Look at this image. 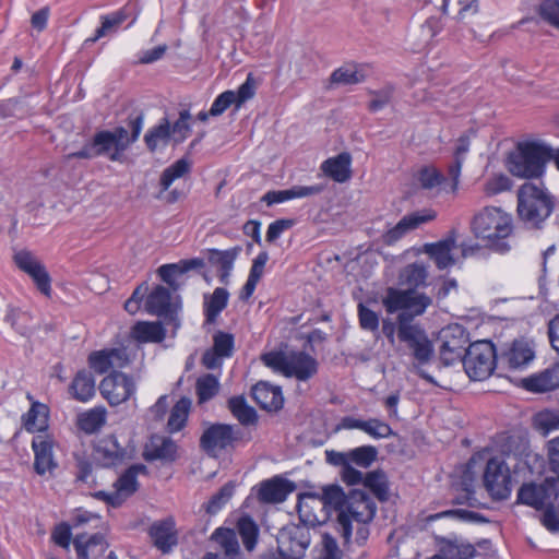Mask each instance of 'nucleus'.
Here are the masks:
<instances>
[{
  "label": "nucleus",
  "mask_w": 559,
  "mask_h": 559,
  "mask_svg": "<svg viewBox=\"0 0 559 559\" xmlns=\"http://www.w3.org/2000/svg\"><path fill=\"white\" fill-rule=\"evenodd\" d=\"M428 269L421 262L404 266L399 273V285L403 288L388 287L381 302L388 314L400 310H412L415 314H424L432 304L431 297L417 289L427 285Z\"/></svg>",
  "instance_id": "f257e3e1"
},
{
  "label": "nucleus",
  "mask_w": 559,
  "mask_h": 559,
  "mask_svg": "<svg viewBox=\"0 0 559 559\" xmlns=\"http://www.w3.org/2000/svg\"><path fill=\"white\" fill-rule=\"evenodd\" d=\"M395 320L383 318L381 333L391 346L399 342L408 350L418 365L428 364L433 356V345L425 329L415 321L421 314L412 310H400Z\"/></svg>",
  "instance_id": "f03ea898"
},
{
  "label": "nucleus",
  "mask_w": 559,
  "mask_h": 559,
  "mask_svg": "<svg viewBox=\"0 0 559 559\" xmlns=\"http://www.w3.org/2000/svg\"><path fill=\"white\" fill-rule=\"evenodd\" d=\"M143 121L142 114L130 116L128 121L130 133L123 127L98 131L80 151L68 154L67 158L92 159L106 156L111 162H119L123 152L139 139Z\"/></svg>",
  "instance_id": "7ed1b4c3"
},
{
  "label": "nucleus",
  "mask_w": 559,
  "mask_h": 559,
  "mask_svg": "<svg viewBox=\"0 0 559 559\" xmlns=\"http://www.w3.org/2000/svg\"><path fill=\"white\" fill-rule=\"evenodd\" d=\"M472 233L489 249L506 253L510 251L508 242L513 233V217L497 206H486L477 212L471 222Z\"/></svg>",
  "instance_id": "20e7f679"
},
{
  "label": "nucleus",
  "mask_w": 559,
  "mask_h": 559,
  "mask_svg": "<svg viewBox=\"0 0 559 559\" xmlns=\"http://www.w3.org/2000/svg\"><path fill=\"white\" fill-rule=\"evenodd\" d=\"M516 198L519 218L532 229H542L556 207L555 197L542 181L524 182L519 187Z\"/></svg>",
  "instance_id": "39448f33"
},
{
  "label": "nucleus",
  "mask_w": 559,
  "mask_h": 559,
  "mask_svg": "<svg viewBox=\"0 0 559 559\" xmlns=\"http://www.w3.org/2000/svg\"><path fill=\"white\" fill-rule=\"evenodd\" d=\"M550 158V146L539 142H520L509 154L507 167L513 176L519 178H540Z\"/></svg>",
  "instance_id": "423d86ee"
},
{
  "label": "nucleus",
  "mask_w": 559,
  "mask_h": 559,
  "mask_svg": "<svg viewBox=\"0 0 559 559\" xmlns=\"http://www.w3.org/2000/svg\"><path fill=\"white\" fill-rule=\"evenodd\" d=\"M376 515V504L372 499L361 490H352L345 511H341L336 519V528L345 543H348L353 533V522L370 523Z\"/></svg>",
  "instance_id": "0eeeda50"
},
{
  "label": "nucleus",
  "mask_w": 559,
  "mask_h": 559,
  "mask_svg": "<svg viewBox=\"0 0 559 559\" xmlns=\"http://www.w3.org/2000/svg\"><path fill=\"white\" fill-rule=\"evenodd\" d=\"M497 361H499V356H497L495 345L486 340L469 344L462 358L466 374L474 381L489 378Z\"/></svg>",
  "instance_id": "6e6552de"
},
{
  "label": "nucleus",
  "mask_w": 559,
  "mask_h": 559,
  "mask_svg": "<svg viewBox=\"0 0 559 559\" xmlns=\"http://www.w3.org/2000/svg\"><path fill=\"white\" fill-rule=\"evenodd\" d=\"M484 485L493 499L504 500L510 497L512 477L502 456H493L488 460L484 473Z\"/></svg>",
  "instance_id": "1a4fd4ad"
},
{
  "label": "nucleus",
  "mask_w": 559,
  "mask_h": 559,
  "mask_svg": "<svg viewBox=\"0 0 559 559\" xmlns=\"http://www.w3.org/2000/svg\"><path fill=\"white\" fill-rule=\"evenodd\" d=\"M242 439V431L236 426L227 424H213L206 428L201 438L200 447L210 455L217 451L231 448Z\"/></svg>",
  "instance_id": "9d476101"
},
{
  "label": "nucleus",
  "mask_w": 559,
  "mask_h": 559,
  "mask_svg": "<svg viewBox=\"0 0 559 559\" xmlns=\"http://www.w3.org/2000/svg\"><path fill=\"white\" fill-rule=\"evenodd\" d=\"M257 84L253 75L248 74L246 81L238 87L237 91H225L221 93L213 102L210 114L213 117L221 116L231 105L238 110L247 100L253 98L255 95Z\"/></svg>",
  "instance_id": "9b49d317"
},
{
  "label": "nucleus",
  "mask_w": 559,
  "mask_h": 559,
  "mask_svg": "<svg viewBox=\"0 0 559 559\" xmlns=\"http://www.w3.org/2000/svg\"><path fill=\"white\" fill-rule=\"evenodd\" d=\"M99 390L109 404L119 405L133 395L135 392V383L128 374L120 371H112L102 380Z\"/></svg>",
  "instance_id": "f8f14e48"
},
{
  "label": "nucleus",
  "mask_w": 559,
  "mask_h": 559,
  "mask_svg": "<svg viewBox=\"0 0 559 559\" xmlns=\"http://www.w3.org/2000/svg\"><path fill=\"white\" fill-rule=\"evenodd\" d=\"M146 467L142 464H135L130 466L122 473L115 481V491L107 493L100 491L97 493L112 507H119L128 497L132 496L139 487L138 475L144 473Z\"/></svg>",
  "instance_id": "ddd939ff"
},
{
  "label": "nucleus",
  "mask_w": 559,
  "mask_h": 559,
  "mask_svg": "<svg viewBox=\"0 0 559 559\" xmlns=\"http://www.w3.org/2000/svg\"><path fill=\"white\" fill-rule=\"evenodd\" d=\"M440 359L445 366H450L463 358L467 336L460 325L448 326L441 331Z\"/></svg>",
  "instance_id": "4468645a"
},
{
  "label": "nucleus",
  "mask_w": 559,
  "mask_h": 559,
  "mask_svg": "<svg viewBox=\"0 0 559 559\" xmlns=\"http://www.w3.org/2000/svg\"><path fill=\"white\" fill-rule=\"evenodd\" d=\"M437 214L431 209H424L403 216L400 222L383 235L386 245H393L407 233L417 229L436 218Z\"/></svg>",
  "instance_id": "2eb2a0df"
},
{
  "label": "nucleus",
  "mask_w": 559,
  "mask_h": 559,
  "mask_svg": "<svg viewBox=\"0 0 559 559\" xmlns=\"http://www.w3.org/2000/svg\"><path fill=\"white\" fill-rule=\"evenodd\" d=\"M554 495V484L546 479L543 484L524 483L518 490L516 503L542 510Z\"/></svg>",
  "instance_id": "dca6fc26"
},
{
  "label": "nucleus",
  "mask_w": 559,
  "mask_h": 559,
  "mask_svg": "<svg viewBox=\"0 0 559 559\" xmlns=\"http://www.w3.org/2000/svg\"><path fill=\"white\" fill-rule=\"evenodd\" d=\"M535 358V352L525 340H514L499 356V362L510 370H522Z\"/></svg>",
  "instance_id": "f3484780"
},
{
  "label": "nucleus",
  "mask_w": 559,
  "mask_h": 559,
  "mask_svg": "<svg viewBox=\"0 0 559 559\" xmlns=\"http://www.w3.org/2000/svg\"><path fill=\"white\" fill-rule=\"evenodd\" d=\"M55 440L47 433H39L33 438L32 449L34 451V468L38 475H45L57 468L53 457Z\"/></svg>",
  "instance_id": "a211bd4d"
},
{
  "label": "nucleus",
  "mask_w": 559,
  "mask_h": 559,
  "mask_svg": "<svg viewBox=\"0 0 559 559\" xmlns=\"http://www.w3.org/2000/svg\"><path fill=\"white\" fill-rule=\"evenodd\" d=\"M93 456L95 461L104 467H111L123 463L127 452L116 437L107 436L98 440L94 447Z\"/></svg>",
  "instance_id": "6ab92c4d"
},
{
  "label": "nucleus",
  "mask_w": 559,
  "mask_h": 559,
  "mask_svg": "<svg viewBox=\"0 0 559 559\" xmlns=\"http://www.w3.org/2000/svg\"><path fill=\"white\" fill-rule=\"evenodd\" d=\"M150 536L154 546L167 554L178 543L176 524L173 518L154 522L150 527Z\"/></svg>",
  "instance_id": "aec40b11"
},
{
  "label": "nucleus",
  "mask_w": 559,
  "mask_h": 559,
  "mask_svg": "<svg viewBox=\"0 0 559 559\" xmlns=\"http://www.w3.org/2000/svg\"><path fill=\"white\" fill-rule=\"evenodd\" d=\"M240 252V247H233L227 250L210 249L207 251L209 263L217 269L218 278L222 284H229L234 263Z\"/></svg>",
  "instance_id": "412c9836"
},
{
  "label": "nucleus",
  "mask_w": 559,
  "mask_h": 559,
  "mask_svg": "<svg viewBox=\"0 0 559 559\" xmlns=\"http://www.w3.org/2000/svg\"><path fill=\"white\" fill-rule=\"evenodd\" d=\"M326 186L324 183L313 186H294L286 190L269 191L262 197V201L270 206L293 199L317 195L323 192Z\"/></svg>",
  "instance_id": "4be33fe9"
},
{
  "label": "nucleus",
  "mask_w": 559,
  "mask_h": 559,
  "mask_svg": "<svg viewBox=\"0 0 559 559\" xmlns=\"http://www.w3.org/2000/svg\"><path fill=\"white\" fill-rule=\"evenodd\" d=\"M90 367L99 374L111 368H123L128 364V356L122 349L94 352L88 356Z\"/></svg>",
  "instance_id": "5701e85b"
},
{
  "label": "nucleus",
  "mask_w": 559,
  "mask_h": 559,
  "mask_svg": "<svg viewBox=\"0 0 559 559\" xmlns=\"http://www.w3.org/2000/svg\"><path fill=\"white\" fill-rule=\"evenodd\" d=\"M318 372V361L305 352L289 353L287 377L307 381Z\"/></svg>",
  "instance_id": "b1692460"
},
{
  "label": "nucleus",
  "mask_w": 559,
  "mask_h": 559,
  "mask_svg": "<svg viewBox=\"0 0 559 559\" xmlns=\"http://www.w3.org/2000/svg\"><path fill=\"white\" fill-rule=\"evenodd\" d=\"M178 447L168 437L154 436L146 447L144 457L146 461L174 462L177 459Z\"/></svg>",
  "instance_id": "393cba45"
},
{
  "label": "nucleus",
  "mask_w": 559,
  "mask_h": 559,
  "mask_svg": "<svg viewBox=\"0 0 559 559\" xmlns=\"http://www.w3.org/2000/svg\"><path fill=\"white\" fill-rule=\"evenodd\" d=\"M253 400L264 409L277 411L282 408L284 399L280 386H274L269 382H258L252 388Z\"/></svg>",
  "instance_id": "a878e982"
},
{
  "label": "nucleus",
  "mask_w": 559,
  "mask_h": 559,
  "mask_svg": "<svg viewBox=\"0 0 559 559\" xmlns=\"http://www.w3.org/2000/svg\"><path fill=\"white\" fill-rule=\"evenodd\" d=\"M293 491L290 483L280 477L264 480L260 485L259 500L265 503H280Z\"/></svg>",
  "instance_id": "bb28decb"
},
{
  "label": "nucleus",
  "mask_w": 559,
  "mask_h": 559,
  "mask_svg": "<svg viewBox=\"0 0 559 559\" xmlns=\"http://www.w3.org/2000/svg\"><path fill=\"white\" fill-rule=\"evenodd\" d=\"M350 165V154L343 152L335 157L324 160L321 165V170L334 181L343 183L352 176Z\"/></svg>",
  "instance_id": "cd10ccee"
},
{
  "label": "nucleus",
  "mask_w": 559,
  "mask_h": 559,
  "mask_svg": "<svg viewBox=\"0 0 559 559\" xmlns=\"http://www.w3.org/2000/svg\"><path fill=\"white\" fill-rule=\"evenodd\" d=\"M455 247V239L449 237L435 243L425 245V252L435 261L439 270H444L455 263V259L452 255Z\"/></svg>",
  "instance_id": "c85d7f7f"
},
{
  "label": "nucleus",
  "mask_w": 559,
  "mask_h": 559,
  "mask_svg": "<svg viewBox=\"0 0 559 559\" xmlns=\"http://www.w3.org/2000/svg\"><path fill=\"white\" fill-rule=\"evenodd\" d=\"M229 293L226 288L217 287L211 295H204V323L214 324L221 312L227 307Z\"/></svg>",
  "instance_id": "c756f323"
},
{
  "label": "nucleus",
  "mask_w": 559,
  "mask_h": 559,
  "mask_svg": "<svg viewBox=\"0 0 559 559\" xmlns=\"http://www.w3.org/2000/svg\"><path fill=\"white\" fill-rule=\"evenodd\" d=\"M171 295L167 287L157 285L146 297L145 310L153 316L165 317L171 312Z\"/></svg>",
  "instance_id": "7c9ffc66"
},
{
  "label": "nucleus",
  "mask_w": 559,
  "mask_h": 559,
  "mask_svg": "<svg viewBox=\"0 0 559 559\" xmlns=\"http://www.w3.org/2000/svg\"><path fill=\"white\" fill-rule=\"evenodd\" d=\"M471 141L467 135H462L457 139L454 153H453V163L449 165L448 175L452 183L450 186V190L454 193L457 190L459 180L461 176V169L463 163L465 160L466 154L469 151Z\"/></svg>",
  "instance_id": "2f4dec72"
},
{
  "label": "nucleus",
  "mask_w": 559,
  "mask_h": 559,
  "mask_svg": "<svg viewBox=\"0 0 559 559\" xmlns=\"http://www.w3.org/2000/svg\"><path fill=\"white\" fill-rule=\"evenodd\" d=\"M439 550L447 559H473L477 554L472 544L456 537L443 538Z\"/></svg>",
  "instance_id": "473e14b6"
},
{
  "label": "nucleus",
  "mask_w": 559,
  "mask_h": 559,
  "mask_svg": "<svg viewBox=\"0 0 559 559\" xmlns=\"http://www.w3.org/2000/svg\"><path fill=\"white\" fill-rule=\"evenodd\" d=\"M170 139V122L167 118H163L157 126L151 128L144 135V142L151 152L166 147Z\"/></svg>",
  "instance_id": "72a5a7b5"
},
{
  "label": "nucleus",
  "mask_w": 559,
  "mask_h": 559,
  "mask_svg": "<svg viewBox=\"0 0 559 559\" xmlns=\"http://www.w3.org/2000/svg\"><path fill=\"white\" fill-rule=\"evenodd\" d=\"M523 384L526 390L535 393L558 389L554 366L524 379Z\"/></svg>",
  "instance_id": "f704fd0d"
},
{
  "label": "nucleus",
  "mask_w": 559,
  "mask_h": 559,
  "mask_svg": "<svg viewBox=\"0 0 559 559\" xmlns=\"http://www.w3.org/2000/svg\"><path fill=\"white\" fill-rule=\"evenodd\" d=\"M131 335L140 343H158L165 338V329L159 322H138L131 330Z\"/></svg>",
  "instance_id": "c9c22d12"
},
{
  "label": "nucleus",
  "mask_w": 559,
  "mask_h": 559,
  "mask_svg": "<svg viewBox=\"0 0 559 559\" xmlns=\"http://www.w3.org/2000/svg\"><path fill=\"white\" fill-rule=\"evenodd\" d=\"M73 397L81 402L88 401L95 394V380L91 372L79 371L70 385Z\"/></svg>",
  "instance_id": "e433bc0d"
},
{
  "label": "nucleus",
  "mask_w": 559,
  "mask_h": 559,
  "mask_svg": "<svg viewBox=\"0 0 559 559\" xmlns=\"http://www.w3.org/2000/svg\"><path fill=\"white\" fill-rule=\"evenodd\" d=\"M74 548L79 559H88V552L95 554V549L100 555L107 548L105 537L100 533L90 536L87 539L85 535H78L73 540Z\"/></svg>",
  "instance_id": "4c0bfd02"
},
{
  "label": "nucleus",
  "mask_w": 559,
  "mask_h": 559,
  "mask_svg": "<svg viewBox=\"0 0 559 559\" xmlns=\"http://www.w3.org/2000/svg\"><path fill=\"white\" fill-rule=\"evenodd\" d=\"M48 407L45 404L35 402L25 415L24 427L29 432L43 433L48 427Z\"/></svg>",
  "instance_id": "58836bf2"
},
{
  "label": "nucleus",
  "mask_w": 559,
  "mask_h": 559,
  "mask_svg": "<svg viewBox=\"0 0 559 559\" xmlns=\"http://www.w3.org/2000/svg\"><path fill=\"white\" fill-rule=\"evenodd\" d=\"M228 409L233 416L243 426L257 423L258 416L253 407L248 405L242 395L233 396L228 400Z\"/></svg>",
  "instance_id": "ea45409f"
},
{
  "label": "nucleus",
  "mask_w": 559,
  "mask_h": 559,
  "mask_svg": "<svg viewBox=\"0 0 559 559\" xmlns=\"http://www.w3.org/2000/svg\"><path fill=\"white\" fill-rule=\"evenodd\" d=\"M106 424V409L95 407L84 412L78 417L79 428L86 433L98 431Z\"/></svg>",
  "instance_id": "a19ab883"
},
{
  "label": "nucleus",
  "mask_w": 559,
  "mask_h": 559,
  "mask_svg": "<svg viewBox=\"0 0 559 559\" xmlns=\"http://www.w3.org/2000/svg\"><path fill=\"white\" fill-rule=\"evenodd\" d=\"M192 163L189 158L182 157L176 160L173 165L164 169L159 179V186L162 191H166L169 189L171 183L191 170Z\"/></svg>",
  "instance_id": "79ce46f5"
},
{
  "label": "nucleus",
  "mask_w": 559,
  "mask_h": 559,
  "mask_svg": "<svg viewBox=\"0 0 559 559\" xmlns=\"http://www.w3.org/2000/svg\"><path fill=\"white\" fill-rule=\"evenodd\" d=\"M364 486L368 488L380 501L389 498L388 479L382 471L369 472L365 475Z\"/></svg>",
  "instance_id": "37998d69"
},
{
  "label": "nucleus",
  "mask_w": 559,
  "mask_h": 559,
  "mask_svg": "<svg viewBox=\"0 0 559 559\" xmlns=\"http://www.w3.org/2000/svg\"><path fill=\"white\" fill-rule=\"evenodd\" d=\"M102 25L95 32L93 37L86 38L84 41L85 46L93 45L102 37L116 32V29L123 23L126 15L122 12H115L109 15H103Z\"/></svg>",
  "instance_id": "c03bdc74"
},
{
  "label": "nucleus",
  "mask_w": 559,
  "mask_h": 559,
  "mask_svg": "<svg viewBox=\"0 0 559 559\" xmlns=\"http://www.w3.org/2000/svg\"><path fill=\"white\" fill-rule=\"evenodd\" d=\"M320 501L324 507L333 508L338 514L341 511H345V506H347L348 502V496L344 493L340 486L332 485L323 489Z\"/></svg>",
  "instance_id": "a18cd8bd"
},
{
  "label": "nucleus",
  "mask_w": 559,
  "mask_h": 559,
  "mask_svg": "<svg viewBox=\"0 0 559 559\" xmlns=\"http://www.w3.org/2000/svg\"><path fill=\"white\" fill-rule=\"evenodd\" d=\"M191 402L188 399H180L171 408L167 427L170 432L181 430L188 419Z\"/></svg>",
  "instance_id": "49530a36"
},
{
  "label": "nucleus",
  "mask_w": 559,
  "mask_h": 559,
  "mask_svg": "<svg viewBox=\"0 0 559 559\" xmlns=\"http://www.w3.org/2000/svg\"><path fill=\"white\" fill-rule=\"evenodd\" d=\"M357 316H358V322L359 326L364 331L371 332L373 334H377L376 337H379V334L381 333L380 328V317L379 314L373 311L372 309L368 308L364 302H359L357 305Z\"/></svg>",
  "instance_id": "de8ad7c7"
},
{
  "label": "nucleus",
  "mask_w": 559,
  "mask_h": 559,
  "mask_svg": "<svg viewBox=\"0 0 559 559\" xmlns=\"http://www.w3.org/2000/svg\"><path fill=\"white\" fill-rule=\"evenodd\" d=\"M237 530L242 539V544L248 551L255 547L259 530L254 521L249 516H242L237 522Z\"/></svg>",
  "instance_id": "09e8293b"
},
{
  "label": "nucleus",
  "mask_w": 559,
  "mask_h": 559,
  "mask_svg": "<svg viewBox=\"0 0 559 559\" xmlns=\"http://www.w3.org/2000/svg\"><path fill=\"white\" fill-rule=\"evenodd\" d=\"M365 75L354 64H347L334 70L331 74V82L335 84L349 85L364 81Z\"/></svg>",
  "instance_id": "8fccbe9b"
},
{
  "label": "nucleus",
  "mask_w": 559,
  "mask_h": 559,
  "mask_svg": "<svg viewBox=\"0 0 559 559\" xmlns=\"http://www.w3.org/2000/svg\"><path fill=\"white\" fill-rule=\"evenodd\" d=\"M418 180L423 188L432 189L436 187H442L443 190L448 192H452L450 190V186L452 181L449 183L448 180L443 177V175L433 167H425L419 171Z\"/></svg>",
  "instance_id": "3c124183"
},
{
  "label": "nucleus",
  "mask_w": 559,
  "mask_h": 559,
  "mask_svg": "<svg viewBox=\"0 0 559 559\" xmlns=\"http://www.w3.org/2000/svg\"><path fill=\"white\" fill-rule=\"evenodd\" d=\"M235 492V485L231 481L226 483L211 499L204 504L209 514H216L231 499Z\"/></svg>",
  "instance_id": "603ef678"
},
{
  "label": "nucleus",
  "mask_w": 559,
  "mask_h": 559,
  "mask_svg": "<svg viewBox=\"0 0 559 559\" xmlns=\"http://www.w3.org/2000/svg\"><path fill=\"white\" fill-rule=\"evenodd\" d=\"M212 538L224 549V555L231 556L239 554V544L234 530L219 527Z\"/></svg>",
  "instance_id": "864d4df0"
},
{
  "label": "nucleus",
  "mask_w": 559,
  "mask_h": 559,
  "mask_svg": "<svg viewBox=\"0 0 559 559\" xmlns=\"http://www.w3.org/2000/svg\"><path fill=\"white\" fill-rule=\"evenodd\" d=\"M219 389L218 379L214 374H205L197 380V395L199 403H204L213 399Z\"/></svg>",
  "instance_id": "5fc2aeb1"
},
{
  "label": "nucleus",
  "mask_w": 559,
  "mask_h": 559,
  "mask_svg": "<svg viewBox=\"0 0 559 559\" xmlns=\"http://www.w3.org/2000/svg\"><path fill=\"white\" fill-rule=\"evenodd\" d=\"M378 451L373 445H361L348 451V463L368 467L377 460Z\"/></svg>",
  "instance_id": "6e6d98bb"
},
{
  "label": "nucleus",
  "mask_w": 559,
  "mask_h": 559,
  "mask_svg": "<svg viewBox=\"0 0 559 559\" xmlns=\"http://www.w3.org/2000/svg\"><path fill=\"white\" fill-rule=\"evenodd\" d=\"M361 431L373 439H384L395 435L389 424L378 418L364 420Z\"/></svg>",
  "instance_id": "4d7b16f0"
},
{
  "label": "nucleus",
  "mask_w": 559,
  "mask_h": 559,
  "mask_svg": "<svg viewBox=\"0 0 559 559\" xmlns=\"http://www.w3.org/2000/svg\"><path fill=\"white\" fill-rule=\"evenodd\" d=\"M534 425L543 436H547L551 431L559 429V413L540 412L535 416Z\"/></svg>",
  "instance_id": "13d9d810"
},
{
  "label": "nucleus",
  "mask_w": 559,
  "mask_h": 559,
  "mask_svg": "<svg viewBox=\"0 0 559 559\" xmlns=\"http://www.w3.org/2000/svg\"><path fill=\"white\" fill-rule=\"evenodd\" d=\"M318 552L316 559H342L343 556L336 539L329 533L322 535Z\"/></svg>",
  "instance_id": "bf43d9fd"
},
{
  "label": "nucleus",
  "mask_w": 559,
  "mask_h": 559,
  "mask_svg": "<svg viewBox=\"0 0 559 559\" xmlns=\"http://www.w3.org/2000/svg\"><path fill=\"white\" fill-rule=\"evenodd\" d=\"M157 273L171 290L176 292L180 288L181 284L177 282V277L183 273L178 263L164 264L158 267Z\"/></svg>",
  "instance_id": "052dcab7"
},
{
  "label": "nucleus",
  "mask_w": 559,
  "mask_h": 559,
  "mask_svg": "<svg viewBox=\"0 0 559 559\" xmlns=\"http://www.w3.org/2000/svg\"><path fill=\"white\" fill-rule=\"evenodd\" d=\"M190 118H191L190 112L188 110H182V111H180L179 118L177 119V121L174 123L173 127H170L173 140L175 141V143H180L188 138V135L191 131V128L189 124Z\"/></svg>",
  "instance_id": "680f3d73"
},
{
  "label": "nucleus",
  "mask_w": 559,
  "mask_h": 559,
  "mask_svg": "<svg viewBox=\"0 0 559 559\" xmlns=\"http://www.w3.org/2000/svg\"><path fill=\"white\" fill-rule=\"evenodd\" d=\"M212 348L221 354L223 357L228 358L234 352V336L230 333L218 331L213 336Z\"/></svg>",
  "instance_id": "e2e57ef3"
},
{
  "label": "nucleus",
  "mask_w": 559,
  "mask_h": 559,
  "mask_svg": "<svg viewBox=\"0 0 559 559\" xmlns=\"http://www.w3.org/2000/svg\"><path fill=\"white\" fill-rule=\"evenodd\" d=\"M262 360L265 366L287 377L289 354H284L282 352H271L263 355Z\"/></svg>",
  "instance_id": "0e129e2a"
},
{
  "label": "nucleus",
  "mask_w": 559,
  "mask_h": 559,
  "mask_svg": "<svg viewBox=\"0 0 559 559\" xmlns=\"http://www.w3.org/2000/svg\"><path fill=\"white\" fill-rule=\"evenodd\" d=\"M539 14L544 21L559 29V0H544L539 5Z\"/></svg>",
  "instance_id": "69168bd1"
},
{
  "label": "nucleus",
  "mask_w": 559,
  "mask_h": 559,
  "mask_svg": "<svg viewBox=\"0 0 559 559\" xmlns=\"http://www.w3.org/2000/svg\"><path fill=\"white\" fill-rule=\"evenodd\" d=\"M511 180L503 174L495 175L485 183V192L488 195H496L503 191L510 190Z\"/></svg>",
  "instance_id": "338daca9"
},
{
  "label": "nucleus",
  "mask_w": 559,
  "mask_h": 559,
  "mask_svg": "<svg viewBox=\"0 0 559 559\" xmlns=\"http://www.w3.org/2000/svg\"><path fill=\"white\" fill-rule=\"evenodd\" d=\"M27 274L32 277L41 294L45 296L50 295V276L43 264L28 272Z\"/></svg>",
  "instance_id": "774afa93"
}]
</instances>
